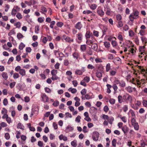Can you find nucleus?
Wrapping results in <instances>:
<instances>
[{
  "mask_svg": "<svg viewBox=\"0 0 147 147\" xmlns=\"http://www.w3.org/2000/svg\"><path fill=\"white\" fill-rule=\"evenodd\" d=\"M91 48L92 49H93L94 50H96L98 48L97 45L96 44H93L91 46Z\"/></svg>",
  "mask_w": 147,
  "mask_h": 147,
  "instance_id": "7c9ffc66",
  "label": "nucleus"
},
{
  "mask_svg": "<svg viewBox=\"0 0 147 147\" xmlns=\"http://www.w3.org/2000/svg\"><path fill=\"white\" fill-rule=\"evenodd\" d=\"M111 69L110 64L109 63L107 64L106 66V71H108Z\"/></svg>",
  "mask_w": 147,
  "mask_h": 147,
  "instance_id": "473e14b6",
  "label": "nucleus"
},
{
  "mask_svg": "<svg viewBox=\"0 0 147 147\" xmlns=\"http://www.w3.org/2000/svg\"><path fill=\"white\" fill-rule=\"evenodd\" d=\"M41 97L44 102H47L49 101V98L45 94H43Z\"/></svg>",
  "mask_w": 147,
  "mask_h": 147,
  "instance_id": "20e7f679",
  "label": "nucleus"
},
{
  "mask_svg": "<svg viewBox=\"0 0 147 147\" xmlns=\"http://www.w3.org/2000/svg\"><path fill=\"white\" fill-rule=\"evenodd\" d=\"M73 56L74 58H76V59H77L79 57V55L78 53L75 52L73 54Z\"/></svg>",
  "mask_w": 147,
  "mask_h": 147,
  "instance_id": "412c9836",
  "label": "nucleus"
},
{
  "mask_svg": "<svg viewBox=\"0 0 147 147\" xmlns=\"http://www.w3.org/2000/svg\"><path fill=\"white\" fill-rule=\"evenodd\" d=\"M84 80L86 82H89L90 80V77L88 76H86L84 78Z\"/></svg>",
  "mask_w": 147,
  "mask_h": 147,
  "instance_id": "3c124183",
  "label": "nucleus"
},
{
  "mask_svg": "<svg viewBox=\"0 0 147 147\" xmlns=\"http://www.w3.org/2000/svg\"><path fill=\"white\" fill-rule=\"evenodd\" d=\"M93 135L92 136L93 140L95 141H97L99 136V133L98 131H96L93 132Z\"/></svg>",
  "mask_w": 147,
  "mask_h": 147,
  "instance_id": "f03ea898",
  "label": "nucleus"
},
{
  "mask_svg": "<svg viewBox=\"0 0 147 147\" xmlns=\"http://www.w3.org/2000/svg\"><path fill=\"white\" fill-rule=\"evenodd\" d=\"M68 90L69 91H71L72 93H75L76 92L77 90L76 88H73L71 87L70 88L68 89Z\"/></svg>",
  "mask_w": 147,
  "mask_h": 147,
  "instance_id": "4468645a",
  "label": "nucleus"
},
{
  "mask_svg": "<svg viewBox=\"0 0 147 147\" xmlns=\"http://www.w3.org/2000/svg\"><path fill=\"white\" fill-rule=\"evenodd\" d=\"M5 137L7 140H8L10 138V136L8 133H6L5 134Z\"/></svg>",
  "mask_w": 147,
  "mask_h": 147,
  "instance_id": "bb28decb",
  "label": "nucleus"
},
{
  "mask_svg": "<svg viewBox=\"0 0 147 147\" xmlns=\"http://www.w3.org/2000/svg\"><path fill=\"white\" fill-rule=\"evenodd\" d=\"M115 100L113 98H110L109 100L110 103L112 104L113 105L115 103Z\"/></svg>",
  "mask_w": 147,
  "mask_h": 147,
  "instance_id": "79ce46f5",
  "label": "nucleus"
},
{
  "mask_svg": "<svg viewBox=\"0 0 147 147\" xmlns=\"http://www.w3.org/2000/svg\"><path fill=\"white\" fill-rule=\"evenodd\" d=\"M54 53L55 55L57 57H60L61 54L63 55L62 53L58 51L55 50L54 51Z\"/></svg>",
  "mask_w": 147,
  "mask_h": 147,
  "instance_id": "6e6552de",
  "label": "nucleus"
},
{
  "mask_svg": "<svg viewBox=\"0 0 147 147\" xmlns=\"http://www.w3.org/2000/svg\"><path fill=\"white\" fill-rule=\"evenodd\" d=\"M16 17L19 19H20L22 18L21 14L20 13H18L16 15Z\"/></svg>",
  "mask_w": 147,
  "mask_h": 147,
  "instance_id": "864d4df0",
  "label": "nucleus"
},
{
  "mask_svg": "<svg viewBox=\"0 0 147 147\" xmlns=\"http://www.w3.org/2000/svg\"><path fill=\"white\" fill-rule=\"evenodd\" d=\"M90 32L89 31H87L85 34V36L86 39L89 38L90 37Z\"/></svg>",
  "mask_w": 147,
  "mask_h": 147,
  "instance_id": "37998d69",
  "label": "nucleus"
},
{
  "mask_svg": "<svg viewBox=\"0 0 147 147\" xmlns=\"http://www.w3.org/2000/svg\"><path fill=\"white\" fill-rule=\"evenodd\" d=\"M109 108L107 105H105L104 107V110L105 112H107L109 110Z\"/></svg>",
  "mask_w": 147,
  "mask_h": 147,
  "instance_id": "0e129e2a",
  "label": "nucleus"
},
{
  "mask_svg": "<svg viewBox=\"0 0 147 147\" xmlns=\"http://www.w3.org/2000/svg\"><path fill=\"white\" fill-rule=\"evenodd\" d=\"M76 35L77 36L79 40H82V35L81 33H79Z\"/></svg>",
  "mask_w": 147,
  "mask_h": 147,
  "instance_id": "6ab92c4d",
  "label": "nucleus"
},
{
  "mask_svg": "<svg viewBox=\"0 0 147 147\" xmlns=\"http://www.w3.org/2000/svg\"><path fill=\"white\" fill-rule=\"evenodd\" d=\"M82 71L79 69L76 70L75 71V74L79 75H82Z\"/></svg>",
  "mask_w": 147,
  "mask_h": 147,
  "instance_id": "393cba45",
  "label": "nucleus"
},
{
  "mask_svg": "<svg viewBox=\"0 0 147 147\" xmlns=\"http://www.w3.org/2000/svg\"><path fill=\"white\" fill-rule=\"evenodd\" d=\"M108 30L107 28L105 26H103L102 29V31L103 33V36L105 35L106 34V33Z\"/></svg>",
  "mask_w": 147,
  "mask_h": 147,
  "instance_id": "ddd939ff",
  "label": "nucleus"
},
{
  "mask_svg": "<svg viewBox=\"0 0 147 147\" xmlns=\"http://www.w3.org/2000/svg\"><path fill=\"white\" fill-rule=\"evenodd\" d=\"M114 118L113 117H110L109 119V122L110 124H111L112 123L113 121H114Z\"/></svg>",
  "mask_w": 147,
  "mask_h": 147,
  "instance_id": "6e6d98bb",
  "label": "nucleus"
},
{
  "mask_svg": "<svg viewBox=\"0 0 147 147\" xmlns=\"http://www.w3.org/2000/svg\"><path fill=\"white\" fill-rule=\"evenodd\" d=\"M134 129L136 130H138L139 129V126L138 123H136L133 125Z\"/></svg>",
  "mask_w": 147,
  "mask_h": 147,
  "instance_id": "5701e85b",
  "label": "nucleus"
},
{
  "mask_svg": "<svg viewBox=\"0 0 147 147\" xmlns=\"http://www.w3.org/2000/svg\"><path fill=\"white\" fill-rule=\"evenodd\" d=\"M92 13V11L89 10H84L83 11V13L84 14H88Z\"/></svg>",
  "mask_w": 147,
  "mask_h": 147,
  "instance_id": "c03bdc74",
  "label": "nucleus"
},
{
  "mask_svg": "<svg viewBox=\"0 0 147 147\" xmlns=\"http://www.w3.org/2000/svg\"><path fill=\"white\" fill-rule=\"evenodd\" d=\"M82 25L81 24V23L80 22H78L75 26V28L79 30H80L81 29L82 27Z\"/></svg>",
  "mask_w": 147,
  "mask_h": 147,
  "instance_id": "0eeeda50",
  "label": "nucleus"
},
{
  "mask_svg": "<svg viewBox=\"0 0 147 147\" xmlns=\"http://www.w3.org/2000/svg\"><path fill=\"white\" fill-rule=\"evenodd\" d=\"M141 38L142 42H144L145 44L147 43V39L146 37L142 36L141 37Z\"/></svg>",
  "mask_w": 147,
  "mask_h": 147,
  "instance_id": "b1692460",
  "label": "nucleus"
},
{
  "mask_svg": "<svg viewBox=\"0 0 147 147\" xmlns=\"http://www.w3.org/2000/svg\"><path fill=\"white\" fill-rule=\"evenodd\" d=\"M87 92V90L85 89L84 88L81 91V94L82 95H85Z\"/></svg>",
  "mask_w": 147,
  "mask_h": 147,
  "instance_id": "c756f323",
  "label": "nucleus"
},
{
  "mask_svg": "<svg viewBox=\"0 0 147 147\" xmlns=\"http://www.w3.org/2000/svg\"><path fill=\"white\" fill-rule=\"evenodd\" d=\"M8 103V102L7 99L6 98H5L3 100V104L4 106H6L7 105Z\"/></svg>",
  "mask_w": 147,
  "mask_h": 147,
  "instance_id": "4d7b16f0",
  "label": "nucleus"
},
{
  "mask_svg": "<svg viewBox=\"0 0 147 147\" xmlns=\"http://www.w3.org/2000/svg\"><path fill=\"white\" fill-rule=\"evenodd\" d=\"M22 69L20 66H18L15 67V70L17 72L19 71Z\"/></svg>",
  "mask_w": 147,
  "mask_h": 147,
  "instance_id": "69168bd1",
  "label": "nucleus"
},
{
  "mask_svg": "<svg viewBox=\"0 0 147 147\" xmlns=\"http://www.w3.org/2000/svg\"><path fill=\"white\" fill-rule=\"evenodd\" d=\"M25 45L22 42H21L20 45L19 46V49L20 50H22L25 47Z\"/></svg>",
  "mask_w": 147,
  "mask_h": 147,
  "instance_id": "aec40b11",
  "label": "nucleus"
},
{
  "mask_svg": "<svg viewBox=\"0 0 147 147\" xmlns=\"http://www.w3.org/2000/svg\"><path fill=\"white\" fill-rule=\"evenodd\" d=\"M139 13V12L137 10H133V12L132 14H133L134 17L135 16V18H136V19H137L139 17L138 15Z\"/></svg>",
  "mask_w": 147,
  "mask_h": 147,
  "instance_id": "423d86ee",
  "label": "nucleus"
},
{
  "mask_svg": "<svg viewBox=\"0 0 147 147\" xmlns=\"http://www.w3.org/2000/svg\"><path fill=\"white\" fill-rule=\"evenodd\" d=\"M129 36L131 37L133 36L134 34V33L133 31L131 30H130L129 31Z\"/></svg>",
  "mask_w": 147,
  "mask_h": 147,
  "instance_id": "e433bc0d",
  "label": "nucleus"
},
{
  "mask_svg": "<svg viewBox=\"0 0 147 147\" xmlns=\"http://www.w3.org/2000/svg\"><path fill=\"white\" fill-rule=\"evenodd\" d=\"M126 84L125 82L123 81H121L119 84V86L122 87H124L125 86Z\"/></svg>",
  "mask_w": 147,
  "mask_h": 147,
  "instance_id": "4be33fe9",
  "label": "nucleus"
},
{
  "mask_svg": "<svg viewBox=\"0 0 147 147\" xmlns=\"http://www.w3.org/2000/svg\"><path fill=\"white\" fill-rule=\"evenodd\" d=\"M51 73L52 76L55 75L57 73V71L56 70L53 69L51 71Z\"/></svg>",
  "mask_w": 147,
  "mask_h": 147,
  "instance_id": "c85d7f7f",
  "label": "nucleus"
},
{
  "mask_svg": "<svg viewBox=\"0 0 147 147\" xmlns=\"http://www.w3.org/2000/svg\"><path fill=\"white\" fill-rule=\"evenodd\" d=\"M97 12L98 14L102 17L103 16L105 13L104 11L102 9H98Z\"/></svg>",
  "mask_w": 147,
  "mask_h": 147,
  "instance_id": "39448f33",
  "label": "nucleus"
},
{
  "mask_svg": "<svg viewBox=\"0 0 147 147\" xmlns=\"http://www.w3.org/2000/svg\"><path fill=\"white\" fill-rule=\"evenodd\" d=\"M19 72L20 74L22 76H24L26 75V71L24 69H22Z\"/></svg>",
  "mask_w": 147,
  "mask_h": 147,
  "instance_id": "1a4fd4ad",
  "label": "nucleus"
},
{
  "mask_svg": "<svg viewBox=\"0 0 147 147\" xmlns=\"http://www.w3.org/2000/svg\"><path fill=\"white\" fill-rule=\"evenodd\" d=\"M86 45H82L80 46V49L83 52L86 49Z\"/></svg>",
  "mask_w": 147,
  "mask_h": 147,
  "instance_id": "f8f14e48",
  "label": "nucleus"
},
{
  "mask_svg": "<svg viewBox=\"0 0 147 147\" xmlns=\"http://www.w3.org/2000/svg\"><path fill=\"white\" fill-rule=\"evenodd\" d=\"M97 7V5L95 4H92L90 6V8L92 10L95 9Z\"/></svg>",
  "mask_w": 147,
  "mask_h": 147,
  "instance_id": "ea45409f",
  "label": "nucleus"
},
{
  "mask_svg": "<svg viewBox=\"0 0 147 147\" xmlns=\"http://www.w3.org/2000/svg\"><path fill=\"white\" fill-rule=\"evenodd\" d=\"M96 76L98 78H100L102 76V74L101 72L97 71L96 73Z\"/></svg>",
  "mask_w": 147,
  "mask_h": 147,
  "instance_id": "f3484780",
  "label": "nucleus"
},
{
  "mask_svg": "<svg viewBox=\"0 0 147 147\" xmlns=\"http://www.w3.org/2000/svg\"><path fill=\"white\" fill-rule=\"evenodd\" d=\"M17 11L16 10V9H15L14 8H13L11 11V15L15 16V15L16 14V13Z\"/></svg>",
  "mask_w": 147,
  "mask_h": 147,
  "instance_id": "de8ad7c7",
  "label": "nucleus"
},
{
  "mask_svg": "<svg viewBox=\"0 0 147 147\" xmlns=\"http://www.w3.org/2000/svg\"><path fill=\"white\" fill-rule=\"evenodd\" d=\"M17 128L23 130L24 129L22 127V125L21 123H19L17 125Z\"/></svg>",
  "mask_w": 147,
  "mask_h": 147,
  "instance_id": "49530a36",
  "label": "nucleus"
},
{
  "mask_svg": "<svg viewBox=\"0 0 147 147\" xmlns=\"http://www.w3.org/2000/svg\"><path fill=\"white\" fill-rule=\"evenodd\" d=\"M129 27L127 24L125 25L123 27V29L125 31L128 30H129Z\"/></svg>",
  "mask_w": 147,
  "mask_h": 147,
  "instance_id": "338daca9",
  "label": "nucleus"
},
{
  "mask_svg": "<svg viewBox=\"0 0 147 147\" xmlns=\"http://www.w3.org/2000/svg\"><path fill=\"white\" fill-rule=\"evenodd\" d=\"M107 56L108 59L109 60L112 59L114 58L113 55L112 54H108Z\"/></svg>",
  "mask_w": 147,
  "mask_h": 147,
  "instance_id": "4c0bfd02",
  "label": "nucleus"
},
{
  "mask_svg": "<svg viewBox=\"0 0 147 147\" xmlns=\"http://www.w3.org/2000/svg\"><path fill=\"white\" fill-rule=\"evenodd\" d=\"M19 74L16 73H14L13 75V78L14 79H17L19 77Z\"/></svg>",
  "mask_w": 147,
  "mask_h": 147,
  "instance_id": "603ef678",
  "label": "nucleus"
},
{
  "mask_svg": "<svg viewBox=\"0 0 147 147\" xmlns=\"http://www.w3.org/2000/svg\"><path fill=\"white\" fill-rule=\"evenodd\" d=\"M118 98L119 102V103H121L123 101L122 96L120 95L118 96Z\"/></svg>",
  "mask_w": 147,
  "mask_h": 147,
  "instance_id": "2f4dec72",
  "label": "nucleus"
},
{
  "mask_svg": "<svg viewBox=\"0 0 147 147\" xmlns=\"http://www.w3.org/2000/svg\"><path fill=\"white\" fill-rule=\"evenodd\" d=\"M112 87L115 91H116L118 89V87L116 84H114Z\"/></svg>",
  "mask_w": 147,
  "mask_h": 147,
  "instance_id": "bf43d9fd",
  "label": "nucleus"
},
{
  "mask_svg": "<svg viewBox=\"0 0 147 147\" xmlns=\"http://www.w3.org/2000/svg\"><path fill=\"white\" fill-rule=\"evenodd\" d=\"M56 25L58 27H61L63 25V24L61 22H58L57 23Z\"/></svg>",
  "mask_w": 147,
  "mask_h": 147,
  "instance_id": "a18cd8bd",
  "label": "nucleus"
},
{
  "mask_svg": "<svg viewBox=\"0 0 147 147\" xmlns=\"http://www.w3.org/2000/svg\"><path fill=\"white\" fill-rule=\"evenodd\" d=\"M45 92L48 93H50L51 92V90L47 87L45 88Z\"/></svg>",
  "mask_w": 147,
  "mask_h": 147,
  "instance_id": "09e8293b",
  "label": "nucleus"
},
{
  "mask_svg": "<svg viewBox=\"0 0 147 147\" xmlns=\"http://www.w3.org/2000/svg\"><path fill=\"white\" fill-rule=\"evenodd\" d=\"M16 84V82H15L11 83L9 84L10 87L11 88H13L15 86Z\"/></svg>",
  "mask_w": 147,
  "mask_h": 147,
  "instance_id": "052dcab7",
  "label": "nucleus"
},
{
  "mask_svg": "<svg viewBox=\"0 0 147 147\" xmlns=\"http://www.w3.org/2000/svg\"><path fill=\"white\" fill-rule=\"evenodd\" d=\"M81 119V117L80 115H78L77 117L75 119V121L78 123H79L80 120V119Z\"/></svg>",
  "mask_w": 147,
  "mask_h": 147,
  "instance_id": "5fc2aeb1",
  "label": "nucleus"
},
{
  "mask_svg": "<svg viewBox=\"0 0 147 147\" xmlns=\"http://www.w3.org/2000/svg\"><path fill=\"white\" fill-rule=\"evenodd\" d=\"M66 129H67L68 130V132L71 131L73 130L74 129V128L73 127L69 125L67 127Z\"/></svg>",
  "mask_w": 147,
  "mask_h": 147,
  "instance_id": "e2e57ef3",
  "label": "nucleus"
},
{
  "mask_svg": "<svg viewBox=\"0 0 147 147\" xmlns=\"http://www.w3.org/2000/svg\"><path fill=\"white\" fill-rule=\"evenodd\" d=\"M129 18L131 22H133L134 19H136V18L134 17L132 13L131 14L129 15Z\"/></svg>",
  "mask_w": 147,
  "mask_h": 147,
  "instance_id": "a211bd4d",
  "label": "nucleus"
},
{
  "mask_svg": "<svg viewBox=\"0 0 147 147\" xmlns=\"http://www.w3.org/2000/svg\"><path fill=\"white\" fill-rule=\"evenodd\" d=\"M116 142L117 140L115 139H113L111 142L112 146L115 147L116 146Z\"/></svg>",
  "mask_w": 147,
  "mask_h": 147,
  "instance_id": "a878e982",
  "label": "nucleus"
},
{
  "mask_svg": "<svg viewBox=\"0 0 147 147\" xmlns=\"http://www.w3.org/2000/svg\"><path fill=\"white\" fill-rule=\"evenodd\" d=\"M121 129L123 131L124 134H125L128 131L129 128L127 127H123Z\"/></svg>",
  "mask_w": 147,
  "mask_h": 147,
  "instance_id": "dca6fc26",
  "label": "nucleus"
},
{
  "mask_svg": "<svg viewBox=\"0 0 147 147\" xmlns=\"http://www.w3.org/2000/svg\"><path fill=\"white\" fill-rule=\"evenodd\" d=\"M39 25H37L35 26V32L37 34L38 33V31L39 30Z\"/></svg>",
  "mask_w": 147,
  "mask_h": 147,
  "instance_id": "f704fd0d",
  "label": "nucleus"
},
{
  "mask_svg": "<svg viewBox=\"0 0 147 147\" xmlns=\"http://www.w3.org/2000/svg\"><path fill=\"white\" fill-rule=\"evenodd\" d=\"M71 144L73 147H76L77 145L76 141L74 140L72 141L71 142Z\"/></svg>",
  "mask_w": 147,
  "mask_h": 147,
  "instance_id": "cd10ccee",
  "label": "nucleus"
},
{
  "mask_svg": "<svg viewBox=\"0 0 147 147\" xmlns=\"http://www.w3.org/2000/svg\"><path fill=\"white\" fill-rule=\"evenodd\" d=\"M3 109H4L5 110V114H4V115L2 116V118L3 119H4V116H5L6 119L7 121L9 123H10L11 122V119L10 117H8V115L7 114V111L6 109L5 108H3Z\"/></svg>",
  "mask_w": 147,
  "mask_h": 147,
  "instance_id": "f257e3e1",
  "label": "nucleus"
},
{
  "mask_svg": "<svg viewBox=\"0 0 147 147\" xmlns=\"http://www.w3.org/2000/svg\"><path fill=\"white\" fill-rule=\"evenodd\" d=\"M2 76L3 78H4L5 80H6L8 77L7 73L5 72H3L2 73Z\"/></svg>",
  "mask_w": 147,
  "mask_h": 147,
  "instance_id": "9b49d317",
  "label": "nucleus"
},
{
  "mask_svg": "<svg viewBox=\"0 0 147 147\" xmlns=\"http://www.w3.org/2000/svg\"><path fill=\"white\" fill-rule=\"evenodd\" d=\"M16 32H15V30L13 29L11 30L10 32L8 33V35L9 36H10L13 34H15Z\"/></svg>",
  "mask_w": 147,
  "mask_h": 147,
  "instance_id": "72a5a7b5",
  "label": "nucleus"
},
{
  "mask_svg": "<svg viewBox=\"0 0 147 147\" xmlns=\"http://www.w3.org/2000/svg\"><path fill=\"white\" fill-rule=\"evenodd\" d=\"M63 37L65 39V40L66 42H73L74 40L73 39H71L70 37L69 36H66L65 35H64L63 36Z\"/></svg>",
  "mask_w": 147,
  "mask_h": 147,
  "instance_id": "7ed1b4c3",
  "label": "nucleus"
},
{
  "mask_svg": "<svg viewBox=\"0 0 147 147\" xmlns=\"http://www.w3.org/2000/svg\"><path fill=\"white\" fill-rule=\"evenodd\" d=\"M104 45L105 47L107 49H109L110 46V42L107 41H105L104 42Z\"/></svg>",
  "mask_w": 147,
  "mask_h": 147,
  "instance_id": "2eb2a0df",
  "label": "nucleus"
},
{
  "mask_svg": "<svg viewBox=\"0 0 147 147\" xmlns=\"http://www.w3.org/2000/svg\"><path fill=\"white\" fill-rule=\"evenodd\" d=\"M59 104V102L58 100H55L54 102L53 103V105L54 107H57V106Z\"/></svg>",
  "mask_w": 147,
  "mask_h": 147,
  "instance_id": "58836bf2",
  "label": "nucleus"
},
{
  "mask_svg": "<svg viewBox=\"0 0 147 147\" xmlns=\"http://www.w3.org/2000/svg\"><path fill=\"white\" fill-rule=\"evenodd\" d=\"M142 103L144 107H147V101L146 100H143Z\"/></svg>",
  "mask_w": 147,
  "mask_h": 147,
  "instance_id": "774afa93",
  "label": "nucleus"
},
{
  "mask_svg": "<svg viewBox=\"0 0 147 147\" xmlns=\"http://www.w3.org/2000/svg\"><path fill=\"white\" fill-rule=\"evenodd\" d=\"M118 26H117L118 27L120 28L123 26V23L122 21H119L118 22Z\"/></svg>",
  "mask_w": 147,
  "mask_h": 147,
  "instance_id": "8fccbe9b",
  "label": "nucleus"
},
{
  "mask_svg": "<svg viewBox=\"0 0 147 147\" xmlns=\"http://www.w3.org/2000/svg\"><path fill=\"white\" fill-rule=\"evenodd\" d=\"M145 49L144 46H140L139 47V50L140 52L144 51Z\"/></svg>",
  "mask_w": 147,
  "mask_h": 147,
  "instance_id": "680f3d73",
  "label": "nucleus"
},
{
  "mask_svg": "<svg viewBox=\"0 0 147 147\" xmlns=\"http://www.w3.org/2000/svg\"><path fill=\"white\" fill-rule=\"evenodd\" d=\"M125 89L129 93H130L133 92V88L130 86L126 87Z\"/></svg>",
  "mask_w": 147,
  "mask_h": 147,
  "instance_id": "9d476101",
  "label": "nucleus"
},
{
  "mask_svg": "<svg viewBox=\"0 0 147 147\" xmlns=\"http://www.w3.org/2000/svg\"><path fill=\"white\" fill-rule=\"evenodd\" d=\"M121 119L122 120L124 123H126L127 121L126 119V117L125 116H123L121 117V115H120V116H119Z\"/></svg>",
  "mask_w": 147,
  "mask_h": 147,
  "instance_id": "a19ab883",
  "label": "nucleus"
},
{
  "mask_svg": "<svg viewBox=\"0 0 147 147\" xmlns=\"http://www.w3.org/2000/svg\"><path fill=\"white\" fill-rule=\"evenodd\" d=\"M24 37V36L21 33H18L17 34V37L19 40H20L21 38H22Z\"/></svg>",
  "mask_w": 147,
  "mask_h": 147,
  "instance_id": "c9c22d12",
  "label": "nucleus"
},
{
  "mask_svg": "<svg viewBox=\"0 0 147 147\" xmlns=\"http://www.w3.org/2000/svg\"><path fill=\"white\" fill-rule=\"evenodd\" d=\"M96 62L97 63H101L102 62V60L99 58H96L95 59Z\"/></svg>",
  "mask_w": 147,
  "mask_h": 147,
  "instance_id": "13d9d810",
  "label": "nucleus"
}]
</instances>
